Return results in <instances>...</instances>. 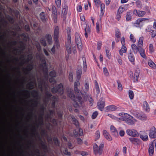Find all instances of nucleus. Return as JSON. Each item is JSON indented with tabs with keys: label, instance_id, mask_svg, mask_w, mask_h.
<instances>
[{
	"label": "nucleus",
	"instance_id": "f257e3e1",
	"mask_svg": "<svg viewBox=\"0 0 156 156\" xmlns=\"http://www.w3.org/2000/svg\"><path fill=\"white\" fill-rule=\"evenodd\" d=\"M44 87L45 92V97L44 100V101L45 103L47 104L49 101L51 100V97L52 95L49 91L48 90V84L44 81L43 80H40L39 81L38 83V87L40 89L41 91H43V87Z\"/></svg>",
	"mask_w": 156,
	"mask_h": 156
},
{
	"label": "nucleus",
	"instance_id": "f03ea898",
	"mask_svg": "<svg viewBox=\"0 0 156 156\" xmlns=\"http://www.w3.org/2000/svg\"><path fill=\"white\" fill-rule=\"evenodd\" d=\"M68 96L72 100L74 101L73 105L75 108H77L81 106L83 103L82 97L79 96L76 97L73 91L68 93Z\"/></svg>",
	"mask_w": 156,
	"mask_h": 156
},
{
	"label": "nucleus",
	"instance_id": "7ed1b4c3",
	"mask_svg": "<svg viewBox=\"0 0 156 156\" xmlns=\"http://www.w3.org/2000/svg\"><path fill=\"white\" fill-rule=\"evenodd\" d=\"M59 34V27L58 26H55L54 33V39L55 41V46L57 48H58L60 45L58 40Z\"/></svg>",
	"mask_w": 156,
	"mask_h": 156
},
{
	"label": "nucleus",
	"instance_id": "20e7f679",
	"mask_svg": "<svg viewBox=\"0 0 156 156\" xmlns=\"http://www.w3.org/2000/svg\"><path fill=\"white\" fill-rule=\"evenodd\" d=\"M51 91L53 93H57L60 95L62 94L63 93V85L60 83L57 86L52 88L51 89Z\"/></svg>",
	"mask_w": 156,
	"mask_h": 156
},
{
	"label": "nucleus",
	"instance_id": "39448f33",
	"mask_svg": "<svg viewBox=\"0 0 156 156\" xmlns=\"http://www.w3.org/2000/svg\"><path fill=\"white\" fill-rule=\"evenodd\" d=\"M104 144L103 143L101 144L98 147L96 144H95L93 147V150L94 153L96 154H99L101 155L102 154Z\"/></svg>",
	"mask_w": 156,
	"mask_h": 156
},
{
	"label": "nucleus",
	"instance_id": "423d86ee",
	"mask_svg": "<svg viewBox=\"0 0 156 156\" xmlns=\"http://www.w3.org/2000/svg\"><path fill=\"white\" fill-rule=\"evenodd\" d=\"M75 36L76 43L79 50L81 51L82 49V46L80 35L78 33L76 32Z\"/></svg>",
	"mask_w": 156,
	"mask_h": 156
},
{
	"label": "nucleus",
	"instance_id": "0eeeda50",
	"mask_svg": "<svg viewBox=\"0 0 156 156\" xmlns=\"http://www.w3.org/2000/svg\"><path fill=\"white\" fill-rule=\"evenodd\" d=\"M126 133L129 136L133 137H137L139 136V133L137 131L133 129H127Z\"/></svg>",
	"mask_w": 156,
	"mask_h": 156
},
{
	"label": "nucleus",
	"instance_id": "6e6552de",
	"mask_svg": "<svg viewBox=\"0 0 156 156\" xmlns=\"http://www.w3.org/2000/svg\"><path fill=\"white\" fill-rule=\"evenodd\" d=\"M148 20V19L146 18H139L135 21L134 26L136 27L140 28L143 25V22Z\"/></svg>",
	"mask_w": 156,
	"mask_h": 156
},
{
	"label": "nucleus",
	"instance_id": "1a4fd4ad",
	"mask_svg": "<svg viewBox=\"0 0 156 156\" xmlns=\"http://www.w3.org/2000/svg\"><path fill=\"white\" fill-rule=\"evenodd\" d=\"M126 119L125 122L129 125H133L134 124L135 121L136 120L133 119V117L129 115H126Z\"/></svg>",
	"mask_w": 156,
	"mask_h": 156
},
{
	"label": "nucleus",
	"instance_id": "9d476101",
	"mask_svg": "<svg viewBox=\"0 0 156 156\" xmlns=\"http://www.w3.org/2000/svg\"><path fill=\"white\" fill-rule=\"evenodd\" d=\"M80 79H78V80H76V81L74 82V90L75 91V93L76 94L79 95L82 94V93L81 92L80 90H79L77 87L79 86L80 85V83L79 81Z\"/></svg>",
	"mask_w": 156,
	"mask_h": 156
},
{
	"label": "nucleus",
	"instance_id": "9b49d317",
	"mask_svg": "<svg viewBox=\"0 0 156 156\" xmlns=\"http://www.w3.org/2000/svg\"><path fill=\"white\" fill-rule=\"evenodd\" d=\"M40 60L41 61V66L43 69H45L47 71L46 63L45 60V57L44 55H41L40 57Z\"/></svg>",
	"mask_w": 156,
	"mask_h": 156
},
{
	"label": "nucleus",
	"instance_id": "f8f14e48",
	"mask_svg": "<svg viewBox=\"0 0 156 156\" xmlns=\"http://www.w3.org/2000/svg\"><path fill=\"white\" fill-rule=\"evenodd\" d=\"M149 136L151 138H156V129L154 127H151L150 130Z\"/></svg>",
	"mask_w": 156,
	"mask_h": 156
},
{
	"label": "nucleus",
	"instance_id": "ddd939ff",
	"mask_svg": "<svg viewBox=\"0 0 156 156\" xmlns=\"http://www.w3.org/2000/svg\"><path fill=\"white\" fill-rule=\"evenodd\" d=\"M140 136L144 141H146L148 139V135L147 133L144 131H141L140 133Z\"/></svg>",
	"mask_w": 156,
	"mask_h": 156
},
{
	"label": "nucleus",
	"instance_id": "4468645a",
	"mask_svg": "<svg viewBox=\"0 0 156 156\" xmlns=\"http://www.w3.org/2000/svg\"><path fill=\"white\" fill-rule=\"evenodd\" d=\"M129 140L132 144L135 145H139L140 143V140L139 139L130 137L129 138Z\"/></svg>",
	"mask_w": 156,
	"mask_h": 156
},
{
	"label": "nucleus",
	"instance_id": "2eb2a0df",
	"mask_svg": "<svg viewBox=\"0 0 156 156\" xmlns=\"http://www.w3.org/2000/svg\"><path fill=\"white\" fill-rule=\"evenodd\" d=\"M110 129L111 133L113 136L115 137H117L119 136L118 132L114 126H111Z\"/></svg>",
	"mask_w": 156,
	"mask_h": 156
},
{
	"label": "nucleus",
	"instance_id": "dca6fc26",
	"mask_svg": "<svg viewBox=\"0 0 156 156\" xmlns=\"http://www.w3.org/2000/svg\"><path fill=\"white\" fill-rule=\"evenodd\" d=\"M133 14L139 17H142L143 16L146 14V12L144 11L134 9L133 12Z\"/></svg>",
	"mask_w": 156,
	"mask_h": 156
},
{
	"label": "nucleus",
	"instance_id": "f3484780",
	"mask_svg": "<svg viewBox=\"0 0 156 156\" xmlns=\"http://www.w3.org/2000/svg\"><path fill=\"white\" fill-rule=\"evenodd\" d=\"M97 105L98 108L101 111H102L105 105V101L99 100L97 103Z\"/></svg>",
	"mask_w": 156,
	"mask_h": 156
},
{
	"label": "nucleus",
	"instance_id": "a211bd4d",
	"mask_svg": "<svg viewBox=\"0 0 156 156\" xmlns=\"http://www.w3.org/2000/svg\"><path fill=\"white\" fill-rule=\"evenodd\" d=\"M34 65L32 63H30L28 64L27 67L25 68L26 72L25 73L26 74L29 75L30 74V72L33 69Z\"/></svg>",
	"mask_w": 156,
	"mask_h": 156
},
{
	"label": "nucleus",
	"instance_id": "6ab92c4d",
	"mask_svg": "<svg viewBox=\"0 0 156 156\" xmlns=\"http://www.w3.org/2000/svg\"><path fill=\"white\" fill-rule=\"evenodd\" d=\"M52 16L55 22L56 21L57 18V12L56 8L54 6H52Z\"/></svg>",
	"mask_w": 156,
	"mask_h": 156
},
{
	"label": "nucleus",
	"instance_id": "aec40b11",
	"mask_svg": "<svg viewBox=\"0 0 156 156\" xmlns=\"http://www.w3.org/2000/svg\"><path fill=\"white\" fill-rule=\"evenodd\" d=\"M154 147L153 143L150 144V147L148 149V152L150 156H152L154 154Z\"/></svg>",
	"mask_w": 156,
	"mask_h": 156
},
{
	"label": "nucleus",
	"instance_id": "412c9836",
	"mask_svg": "<svg viewBox=\"0 0 156 156\" xmlns=\"http://www.w3.org/2000/svg\"><path fill=\"white\" fill-rule=\"evenodd\" d=\"M140 73V71L138 69H137L135 70L133 76V80L134 82H138L139 76Z\"/></svg>",
	"mask_w": 156,
	"mask_h": 156
},
{
	"label": "nucleus",
	"instance_id": "4be33fe9",
	"mask_svg": "<svg viewBox=\"0 0 156 156\" xmlns=\"http://www.w3.org/2000/svg\"><path fill=\"white\" fill-rule=\"evenodd\" d=\"M103 133L104 136L107 140L109 141H111L112 140L111 136L106 130H104Z\"/></svg>",
	"mask_w": 156,
	"mask_h": 156
},
{
	"label": "nucleus",
	"instance_id": "5701e85b",
	"mask_svg": "<svg viewBox=\"0 0 156 156\" xmlns=\"http://www.w3.org/2000/svg\"><path fill=\"white\" fill-rule=\"evenodd\" d=\"M106 108L107 111H114L117 109V107L114 105H112L107 106Z\"/></svg>",
	"mask_w": 156,
	"mask_h": 156
},
{
	"label": "nucleus",
	"instance_id": "b1692460",
	"mask_svg": "<svg viewBox=\"0 0 156 156\" xmlns=\"http://www.w3.org/2000/svg\"><path fill=\"white\" fill-rule=\"evenodd\" d=\"M136 116L139 119L142 120H145L147 119L146 115L143 113L136 114Z\"/></svg>",
	"mask_w": 156,
	"mask_h": 156
},
{
	"label": "nucleus",
	"instance_id": "393cba45",
	"mask_svg": "<svg viewBox=\"0 0 156 156\" xmlns=\"http://www.w3.org/2000/svg\"><path fill=\"white\" fill-rule=\"evenodd\" d=\"M143 107L144 109L147 112L150 111V108L147 102L146 101H144L143 103Z\"/></svg>",
	"mask_w": 156,
	"mask_h": 156
},
{
	"label": "nucleus",
	"instance_id": "a878e982",
	"mask_svg": "<svg viewBox=\"0 0 156 156\" xmlns=\"http://www.w3.org/2000/svg\"><path fill=\"white\" fill-rule=\"evenodd\" d=\"M45 38L48 43L50 44H52V38L51 35L48 34H47L45 36Z\"/></svg>",
	"mask_w": 156,
	"mask_h": 156
},
{
	"label": "nucleus",
	"instance_id": "bb28decb",
	"mask_svg": "<svg viewBox=\"0 0 156 156\" xmlns=\"http://www.w3.org/2000/svg\"><path fill=\"white\" fill-rule=\"evenodd\" d=\"M131 48L135 54H136L140 48L138 46L137 47L134 44H132Z\"/></svg>",
	"mask_w": 156,
	"mask_h": 156
},
{
	"label": "nucleus",
	"instance_id": "cd10ccee",
	"mask_svg": "<svg viewBox=\"0 0 156 156\" xmlns=\"http://www.w3.org/2000/svg\"><path fill=\"white\" fill-rule=\"evenodd\" d=\"M127 51V48L125 45H122L121 49L119 51V52L121 56H122L123 53H125Z\"/></svg>",
	"mask_w": 156,
	"mask_h": 156
},
{
	"label": "nucleus",
	"instance_id": "c85d7f7f",
	"mask_svg": "<svg viewBox=\"0 0 156 156\" xmlns=\"http://www.w3.org/2000/svg\"><path fill=\"white\" fill-rule=\"evenodd\" d=\"M68 6L66 5H64L62 6V13L65 16H66L67 12Z\"/></svg>",
	"mask_w": 156,
	"mask_h": 156
},
{
	"label": "nucleus",
	"instance_id": "c756f323",
	"mask_svg": "<svg viewBox=\"0 0 156 156\" xmlns=\"http://www.w3.org/2000/svg\"><path fill=\"white\" fill-rule=\"evenodd\" d=\"M142 57L144 58H146V56L145 54V51L144 49H143L142 48H140L138 51Z\"/></svg>",
	"mask_w": 156,
	"mask_h": 156
},
{
	"label": "nucleus",
	"instance_id": "7c9ffc66",
	"mask_svg": "<svg viewBox=\"0 0 156 156\" xmlns=\"http://www.w3.org/2000/svg\"><path fill=\"white\" fill-rule=\"evenodd\" d=\"M129 60L131 62H133L135 60V57L133 53L131 52L128 54Z\"/></svg>",
	"mask_w": 156,
	"mask_h": 156
},
{
	"label": "nucleus",
	"instance_id": "2f4dec72",
	"mask_svg": "<svg viewBox=\"0 0 156 156\" xmlns=\"http://www.w3.org/2000/svg\"><path fill=\"white\" fill-rule=\"evenodd\" d=\"M85 36L86 38H87L88 37V34H89L90 32V29L89 28V26L87 27L86 25V27H85Z\"/></svg>",
	"mask_w": 156,
	"mask_h": 156
},
{
	"label": "nucleus",
	"instance_id": "473e14b6",
	"mask_svg": "<svg viewBox=\"0 0 156 156\" xmlns=\"http://www.w3.org/2000/svg\"><path fill=\"white\" fill-rule=\"evenodd\" d=\"M132 12L131 11H129L127 13L126 16V20L127 21H129L132 18L131 14Z\"/></svg>",
	"mask_w": 156,
	"mask_h": 156
},
{
	"label": "nucleus",
	"instance_id": "72a5a7b5",
	"mask_svg": "<svg viewBox=\"0 0 156 156\" xmlns=\"http://www.w3.org/2000/svg\"><path fill=\"white\" fill-rule=\"evenodd\" d=\"M143 39L144 38L143 37H140L139 39L137 45L140 48H142L143 45Z\"/></svg>",
	"mask_w": 156,
	"mask_h": 156
},
{
	"label": "nucleus",
	"instance_id": "f704fd0d",
	"mask_svg": "<svg viewBox=\"0 0 156 156\" xmlns=\"http://www.w3.org/2000/svg\"><path fill=\"white\" fill-rule=\"evenodd\" d=\"M71 118L73 120V122L74 124L77 127H78L79 126V124L77 120L76 119L74 116H71Z\"/></svg>",
	"mask_w": 156,
	"mask_h": 156
},
{
	"label": "nucleus",
	"instance_id": "c9c22d12",
	"mask_svg": "<svg viewBox=\"0 0 156 156\" xmlns=\"http://www.w3.org/2000/svg\"><path fill=\"white\" fill-rule=\"evenodd\" d=\"M52 102L51 103V107L52 108H54L55 105V102L57 101V98L56 97L54 96L52 97Z\"/></svg>",
	"mask_w": 156,
	"mask_h": 156
},
{
	"label": "nucleus",
	"instance_id": "e433bc0d",
	"mask_svg": "<svg viewBox=\"0 0 156 156\" xmlns=\"http://www.w3.org/2000/svg\"><path fill=\"white\" fill-rule=\"evenodd\" d=\"M40 17L41 20L43 22H45L46 21L44 12H41L40 14Z\"/></svg>",
	"mask_w": 156,
	"mask_h": 156
},
{
	"label": "nucleus",
	"instance_id": "4c0bfd02",
	"mask_svg": "<svg viewBox=\"0 0 156 156\" xmlns=\"http://www.w3.org/2000/svg\"><path fill=\"white\" fill-rule=\"evenodd\" d=\"M31 94L33 97L34 98H37L38 97V91L35 90H33L31 92Z\"/></svg>",
	"mask_w": 156,
	"mask_h": 156
},
{
	"label": "nucleus",
	"instance_id": "58836bf2",
	"mask_svg": "<svg viewBox=\"0 0 156 156\" xmlns=\"http://www.w3.org/2000/svg\"><path fill=\"white\" fill-rule=\"evenodd\" d=\"M82 60L83 62V68L84 70H85L87 67L85 58V57H83L82 58Z\"/></svg>",
	"mask_w": 156,
	"mask_h": 156
},
{
	"label": "nucleus",
	"instance_id": "ea45409f",
	"mask_svg": "<svg viewBox=\"0 0 156 156\" xmlns=\"http://www.w3.org/2000/svg\"><path fill=\"white\" fill-rule=\"evenodd\" d=\"M129 96L131 100H132L134 98V93L133 91L131 90H129Z\"/></svg>",
	"mask_w": 156,
	"mask_h": 156
},
{
	"label": "nucleus",
	"instance_id": "a19ab883",
	"mask_svg": "<svg viewBox=\"0 0 156 156\" xmlns=\"http://www.w3.org/2000/svg\"><path fill=\"white\" fill-rule=\"evenodd\" d=\"M33 58V56L32 54H29L27 55V58L25 60V61L27 62H29Z\"/></svg>",
	"mask_w": 156,
	"mask_h": 156
},
{
	"label": "nucleus",
	"instance_id": "79ce46f5",
	"mask_svg": "<svg viewBox=\"0 0 156 156\" xmlns=\"http://www.w3.org/2000/svg\"><path fill=\"white\" fill-rule=\"evenodd\" d=\"M94 1L95 5L98 8L100 5H101V4H102L101 3L100 0H94Z\"/></svg>",
	"mask_w": 156,
	"mask_h": 156
},
{
	"label": "nucleus",
	"instance_id": "37998d69",
	"mask_svg": "<svg viewBox=\"0 0 156 156\" xmlns=\"http://www.w3.org/2000/svg\"><path fill=\"white\" fill-rule=\"evenodd\" d=\"M40 42L41 44L44 46H46L47 43L45 39L44 38H41L40 40Z\"/></svg>",
	"mask_w": 156,
	"mask_h": 156
},
{
	"label": "nucleus",
	"instance_id": "c03bdc74",
	"mask_svg": "<svg viewBox=\"0 0 156 156\" xmlns=\"http://www.w3.org/2000/svg\"><path fill=\"white\" fill-rule=\"evenodd\" d=\"M101 11L102 14V16L104 13V11H103L104 9L105 8V5L104 4H101Z\"/></svg>",
	"mask_w": 156,
	"mask_h": 156
},
{
	"label": "nucleus",
	"instance_id": "a18cd8bd",
	"mask_svg": "<svg viewBox=\"0 0 156 156\" xmlns=\"http://www.w3.org/2000/svg\"><path fill=\"white\" fill-rule=\"evenodd\" d=\"M136 4L137 8H141L142 7V3L140 1L138 0L136 2Z\"/></svg>",
	"mask_w": 156,
	"mask_h": 156
},
{
	"label": "nucleus",
	"instance_id": "49530a36",
	"mask_svg": "<svg viewBox=\"0 0 156 156\" xmlns=\"http://www.w3.org/2000/svg\"><path fill=\"white\" fill-rule=\"evenodd\" d=\"M41 144L42 147V148L45 150H47V147L45 144L41 141Z\"/></svg>",
	"mask_w": 156,
	"mask_h": 156
},
{
	"label": "nucleus",
	"instance_id": "de8ad7c7",
	"mask_svg": "<svg viewBox=\"0 0 156 156\" xmlns=\"http://www.w3.org/2000/svg\"><path fill=\"white\" fill-rule=\"evenodd\" d=\"M129 38L130 41H132L134 43L136 42L135 38L133 34H130V35Z\"/></svg>",
	"mask_w": 156,
	"mask_h": 156
},
{
	"label": "nucleus",
	"instance_id": "09e8293b",
	"mask_svg": "<svg viewBox=\"0 0 156 156\" xmlns=\"http://www.w3.org/2000/svg\"><path fill=\"white\" fill-rule=\"evenodd\" d=\"M117 82L118 83V89L121 90H122V87L120 81L118 80H117Z\"/></svg>",
	"mask_w": 156,
	"mask_h": 156
},
{
	"label": "nucleus",
	"instance_id": "8fccbe9b",
	"mask_svg": "<svg viewBox=\"0 0 156 156\" xmlns=\"http://www.w3.org/2000/svg\"><path fill=\"white\" fill-rule=\"evenodd\" d=\"M49 75L52 77H55L56 75V73L55 71H52L50 72Z\"/></svg>",
	"mask_w": 156,
	"mask_h": 156
},
{
	"label": "nucleus",
	"instance_id": "3c124183",
	"mask_svg": "<svg viewBox=\"0 0 156 156\" xmlns=\"http://www.w3.org/2000/svg\"><path fill=\"white\" fill-rule=\"evenodd\" d=\"M54 144L56 145H58L59 142L57 137H54L53 138Z\"/></svg>",
	"mask_w": 156,
	"mask_h": 156
},
{
	"label": "nucleus",
	"instance_id": "603ef678",
	"mask_svg": "<svg viewBox=\"0 0 156 156\" xmlns=\"http://www.w3.org/2000/svg\"><path fill=\"white\" fill-rule=\"evenodd\" d=\"M84 87L85 88V90L84 92L86 93L89 90V84L87 83H86L84 85Z\"/></svg>",
	"mask_w": 156,
	"mask_h": 156
},
{
	"label": "nucleus",
	"instance_id": "864d4df0",
	"mask_svg": "<svg viewBox=\"0 0 156 156\" xmlns=\"http://www.w3.org/2000/svg\"><path fill=\"white\" fill-rule=\"evenodd\" d=\"M103 69L104 74L107 76H108L109 75V73L106 67H104Z\"/></svg>",
	"mask_w": 156,
	"mask_h": 156
},
{
	"label": "nucleus",
	"instance_id": "5fc2aeb1",
	"mask_svg": "<svg viewBox=\"0 0 156 156\" xmlns=\"http://www.w3.org/2000/svg\"><path fill=\"white\" fill-rule=\"evenodd\" d=\"M149 51L151 53L153 52L154 51L153 46L152 44H149Z\"/></svg>",
	"mask_w": 156,
	"mask_h": 156
},
{
	"label": "nucleus",
	"instance_id": "6e6d98bb",
	"mask_svg": "<svg viewBox=\"0 0 156 156\" xmlns=\"http://www.w3.org/2000/svg\"><path fill=\"white\" fill-rule=\"evenodd\" d=\"M149 65L152 68H154L155 67V64L152 61H151L148 62Z\"/></svg>",
	"mask_w": 156,
	"mask_h": 156
},
{
	"label": "nucleus",
	"instance_id": "4d7b16f0",
	"mask_svg": "<svg viewBox=\"0 0 156 156\" xmlns=\"http://www.w3.org/2000/svg\"><path fill=\"white\" fill-rule=\"evenodd\" d=\"M7 18L10 23H13V18L12 17L8 15L7 16Z\"/></svg>",
	"mask_w": 156,
	"mask_h": 156
},
{
	"label": "nucleus",
	"instance_id": "13d9d810",
	"mask_svg": "<svg viewBox=\"0 0 156 156\" xmlns=\"http://www.w3.org/2000/svg\"><path fill=\"white\" fill-rule=\"evenodd\" d=\"M81 71L80 70H78L77 71V77L78 79H80L81 75Z\"/></svg>",
	"mask_w": 156,
	"mask_h": 156
},
{
	"label": "nucleus",
	"instance_id": "bf43d9fd",
	"mask_svg": "<svg viewBox=\"0 0 156 156\" xmlns=\"http://www.w3.org/2000/svg\"><path fill=\"white\" fill-rule=\"evenodd\" d=\"M96 138L95 140H98L100 137V133L99 131H97L96 132Z\"/></svg>",
	"mask_w": 156,
	"mask_h": 156
},
{
	"label": "nucleus",
	"instance_id": "052dcab7",
	"mask_svg": "<svg viewBox=\"0 0 156 156\" xmlns=\"http://www.w3.org/2000/svg\"><path fill=\"white\" fill-rule=\"evenodd\" d=\"M98 114V113L97 112L95 111V112H94L92 115V116H91L92 118V119H95L97 116Z\"/></svg>",
	"mask_w": 156,
	"mask_h": 156
},
{
	"label": "nucleus",
	"instance_id": "680f3d73",
	"mask_svg": "<svg viewBox=\"0 0 156 156\" xmlns=\"http://www.w3.org/2000/svg\"><path fill=\"white\" fill-rule=\"evenodd\" d=\"M66 51L68 54H69L71 52V46H66Z\"/></svg>",
	"mask_w": 156,
	"mask_h": 156
},
{
	"label": "nucleus",
	"instance_id": "e2e57ef3",
	"mask_svg": "<svg viewBox=\"0 0 156 156\" xmlns=\"http://www.w3.org/2000/svg\"><path fill=\"white\" fill-rule=\"evenodd\" d=\"M124 8L120 6L117 12L121 14V13L124 11Z\"/></svg>",
	"mask_w": 156,
	"mask_h": 156
},
{
	"label": "nucleus",
	"instance_id": "0e129e2a",
	"mask_svg": "<svg viewBox=\"0 0 156 156\" xmlns=\"http://www.w3.org/2000/svg\"><path fill=\"white\" fill-rule=\"evenodd\" d=\"M151 32L152 33V37H154L156 36V29H155L154 30H151Z\"/></svg>",
	"mask_w": 156,
	"mask_h": 156
},
{
	"label": "nucleus",
	"instance_id": "69168bd1",
	"mask_svg": "<svg viewBox=\"0 0 156 156\" xmlns=\"http://www.w3.org/2000/svg\"><path fill=\"white\" fill-rule=\"evenodd\" d=\"M55 3L58 7H60L61 5V0H55Z\"/></svg>",
	"mask_w": 156,
	"mask_h": 156
},
{
	"label": "nucleus",
	"instance_id": "338daca9",
	"mask_svg": "<svg viewBox=\"0 0 156 156\" xmlns=\"http://www.w3.org/2000/svg\"><path fill=\"white\" fill-rule=\"evenodd\" d=\"M49 81L51 83L53 84L56 83V81L53 78H50L49 79Z\"/></svg>",
	"mask_w": 156,
	"mask_h": 156
},
{
	"label": "nucleus",
	"instance_id": "774afa93",
	"mask_svg": "<svg viewBox=\"0 0 156 156\" xmlns=\"http://www.w3.org/2000/svg\"><path fill=\"white\" fill-rule=\"evenodd\" d=\"M57 114L59 118L62 117L63 115V112L60 111H57Z\"/></svg>",
	"mask_w": 156,
	"mask_h": 156
}]
</instances>
